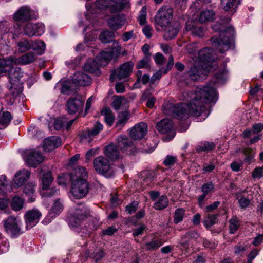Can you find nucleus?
<instances>
[{
    "instance_id": "obj_1",
    "label": "nucleus",
    "mask_w": 263,
    "mask_h": 263,
    "mask_svg": "<svg viewBox=\"0 0 263 263\" xmlns=\"http://www.w3.org/2000/svg\"><path fill=\"white\" fill-rule=\"evenodd\" d=\"M184 99L189 100L188 104H168L163 107L164 114L179 120L187 118L189 115L202 116L204 120L208 116L205 104L213 102L217 99V93L212 87H198L194 92L185 93Z\"/></svg>"
},
{
    "instance_id": "obj_2",
    "label": "nucleus",
    "mask_w": 263,
    "mask_h": 263,
    "mask_svg": "<svg viewBox=\"0 0 263 263\" xmlns=\"http://www.w3.org/2000/svg\"><path fill=\"white\" fill-rule=\"evenodd\" d=\"M212 52L211 48H204L198 53L197 57L192 58L195 64L183 74L181 80L189 84L192 81L203 79L208 72L215 70L217 65L214 61L215 58L212 55Z\"/></svg>"
},
{
    "instance_id": "obj_3",
    "label": "nucleus",
    "mask_w": 263,
    "mask_h": 263,
    "mask_svg": "<svg viewBox=\"0 0 263 263\" xmlns=\"http://www.w3.org/2000/svg\"><path fill=\"white\" fill-rule=\"evenodd\" d=\"M212 29L216 32H219V38L215 36L211 39L212 45L216 50L223 53L233 45V37L235 35L234 29L232 26L227 27L226 25L217 23L212 26Z\"/></svg>"
},
{
    "instance_id": "obj_4",
    "label": "nucleus",
    "mask_w": 263,
    "mask_h": 263,
    "mask_svg": "<svg viewBox=\"0 0 263 263\" xmlns=\"http://www.w3.org/2000/svg\"><path fill=\"white\" fill-rule=\"evenodd\" d=\"M8 67L9 81L11 84L10 90L11 93L16 96L20 93L22 91V83L21 78L22 77V72L19 67Z\"/></svg>"
},
{
    "instance_id": "obj_5",
    "label": "nucleus",
    "mask_w": 263,
    "mask_h": 263,
    "mask_svg": "<svg viewBox=\"0 0 263 263\" xmlns=\"http://www.w3.org/2000/svg\"><path fill=\"white\" fill-rule=\"evenodd\" d=\"M173 10L168 6L161 8L155 16V22L161 27L171 24L173 18Z\"/></svg>"
},
{
    "instance_id": "obj_6",
    "label": "nucleus",
    "mask_w": 263,
    "mask_h": 263,
    "mask_svg": "<svg viewBox=\"0 0 263 263\" xmlns=\"http://www.w3.org/2000/svg\"><path fill=\"white\" fill-rule=\"evenodd\" d=\"M70 192L72 195L77 199H81L89 192V184L87 181L82 180L79 182H71Z\"/></svg>"
},
{
    "instance_id": "obj_7",
    "label": "nucleus",
    "mask_w": 263,
    "mask_h": 263,
    "mask_svg": "<svg viewBox=\"0 0 263 263\" xmlns=\"http://www.w3.org/2000/svg\"><path fill=\"white\" fill-rule=\"evenodd\" d=\"M21 220L17 217L10 216L4 221L5 231L12 237H15L21 234Z\"/></svg>"
},
{
    "instance_id": "obj_8",
    "label": "nucleus",
    "mask_w": 263,
    "mask_h": 263,
    "mask_svg": "<svg viewBox=\"0 0 263 263\" xmlns=\"http://www.w3.org/2000/svg\"><path fill=\"white\" fill-rule=\"evenodd\" d=\"M45 32V26L42 23H27L23 27V34L28 37L41 36Z\"/></svg>"
},
{
    "instance_id": "obj_9",
    "label": "nucleus",
    "mask_w": 263,
    "mask_h": 263,
    "mask_svg": "<svg viewBox=\"0 0 263 263\" xmlns=\"http://www.w3.org/2000/svg\"><path fill=\"white\" fill-rule=\"evenodd\" d=\"M133 67V64L131 62H127L122 64L119 68L112 71L110 79L114 81L116 78L121 80L129 77Z\"/></svg>"
},
{
    "instance_id": "obj_10",
    "label": "nucleus",
    "mask_w": 263,
    "mask_h": 263,
    "mask_svg": "<svg viewBox=\"0 0 263 263\" xmlns=\"http://www.w3.org/2000/svg\"><path fill=\"white\" fill-rule=\"evenodd\" d=\"M110 5V10L115 13L122 10L123 8V3L120 0H96L95 7L98 9H103Z\"/></svg>"
},
{
    "instance_id": "obj_11",
    "label": "nucleus",
    "mask_w": 263,
    "mask_h": 263,
    "mask_svg": "<svg viewBox=\"0 0 263 263\" xmlns=\"http://www.w3.org/2000/svg\"><path fill=\"white\" fill-rule=\"evenodd\" d=\"M84 103L81 95H77L70 97L67 101V111L69 114H75L81 110Z\"/></svg>"
},
{
    "instance_id": "obj_12",
    "label": "nucleus",
    "mask_w": 263,
    "mask_h": 263,
    "mask_svg": "<svg viewBox=\"0 0 263 263\" xmlns=\"http://www.w3.org/2000/svg\"><path fill=\"white\" fill-rule=\"evenodd\" d=\"M151 199L154 202L153 208L157 210H162L168 205L169 200L165 195H160L158 191H152L149 192Z\"/></svg>"
},
{
    "instance_id": "obj_13",
    "label": "nucleus",
    "mask_w": 263,
    "mask_h": 263,
    "mask_svg": "<svg viewBox=\"0 0 263 263\" xmlns=\"http://www.w3.org/2000/svg\"><path fill=\"white\" fill-rule=\"evenodd\" d=\"M24 159L29 166L36 167L43 161V156L39 152L31 149L26 152Z\"/></svg>"
},
{
    "instance_id": "obj_14",
    "label": "nucleus",
    "mask_w": 263,
    "mask_h": 263,
    "mask_svg": "<svg viewBox=\"0 0 263 263\" xmlns=\"http://www.w3.org/2000/svg\"><path fill=\"white\" fill-rule=\"evenodd\" d=\"M41 216V213L36 209L27 211L24 215L26 228L30 229L36 225Z\"/></svg>"
},
{
    "instance_id": "obj_15",
    "label": "nucleus",
    "mask_w": 263,
    "mask_h": 263,
    "mask_svg": "<svg viewBox=\"0 0 263 263\" xmlns=\"http://www.w3.org/2000/svg\"><path fill=\"white\" fill-rule=\"evenodd\" d=\"M91 82V78L83 72L75 73L71 79L68 81L69 84L72 83L76 85L84 86L89 85Z\"/></svg>"
},
{
    "instance_id": "obj_16",
    "label": "nucleus",
    "mask_w": 263,
    "mask_h": 263,
    "mask_svg": "<svg viewBox=\"0 0 263 263\" xmlns=\"http://www.w3.org/2000/svg\"><path fill=\"white\" fill-rule=\"evenodd\" d=\"M94 167L99 173L105 174L110 169V165L109 160L103 157L99 156L96 158L93 162Z\"/></svg>"
},
{
    "instance_id": "obj_17",
    "label": "nucleus",
    "mask_w": 263,
    "mask_h": 263,
    "mask_svg": "<svg viewBox=\"0 0 263 263\" xmlns=\"http://www.w3.org/2000/svg\"><path fill=\"white\" fill-rule=\"evenodd\" d=\"M185 30L190 32L194 36L202 37L204 35L205 29L201 26H198L196 22L193 21H189L186 22Z\"/></svg>"
},
{
    "instance_id": "obj_18",
    "label": "nucleus",
    "mask_w": 263,
    "mask_h": 263,
    "mask_svg": "<svg viewBox=\"0 0 263 263\" xmlns=\"http://www.w3.org/2000/svg\"><path fill=\"white\" fill-rule=\"evenodd\" d=\"M147 125L144 122L136 124L130 130V135L134 140L143 138L147 133Z\"/></svg>"
},
{
    "instance_id": "obj_19",
    "label": "nucleus",
    "mask_w": 263,
    "mask_h": 263,
    "mask_svg": "<svg viewBox=\"0 0 263 263\" xmlns=\"http://www.w3.org/2000/svg\"><path fill=\"white\" fill-rule=\"evenodd\" d=\"M33 12L27 6H23L14 14L13 18L15 21H27L32 18Z\"/></svg>"
},
{
    "instance_id": "obj_20",
    "label": "nucleus",
    "mask_w": 263,
    "mask_h": 263,
    "mask_svg": "<svg viewBox=\"0 0 263 263\" xmlns=\"http://www.w3.org/2000/svg\"><path fill=\"white\" fill-rule=\"evenodd\" d=\"M87 178L88 172L87 170L85 168L80 166L73 169L70 176L71 182H79L82 180L87 181Z\"/></svg>"
},
{
    "instance_id": "obj_21",
    "label": "nucleus",
    "mask_w": 263,
    "mask_h": 263,
    "mask_svg": "<svg viewBox=\"0 0 263 263\" xmlns=\"http://www.w3.org/2000/svg\"><path fill=\"white\" fill-rule=\"evenodd\" d=\"M10 59L13 62V65H27L33 62L35 59V54L30 52L23 54L18 58L14 57H10Z\"/></svg>"
},
{
    "instance_id": "obj_22",
    "label": "nucleus",
    "mask_w": 263,
    "mask_h": 263,
    "mask_svg": "<svg viewBox=\"0 0 263 263\" xmlns=\"http://www.w3.org/2000/svg\"><path fill=\"white\" fill-rule=\"evenodd\" d=\"M125 23L126 19L125 17L119 14L112 16L107 20L109 27L114 30L119 29Z\"/></svg>"
},
{
    "instance_id": "obj_23",
    "label": "nucleus",
    "mask_w": 263,
    "mask_h": 263,
    "mask_svg": "<svg viewBox=\"0 0 263 263\" xmlns=\"http://www.w3.org/2000/svg\"><path fill=\"white\" fill-rule=\"evenodd\" d=\"M40 177L41 179L43 190H47L53 180L51 172L46 170L45 167H43L40 172Z\"/></svg>"
},
{
    "instance_id": "obj_24",
    "label": "nucleus",
    "mask_w": 263,
    "mask_h": 263,
    "mask_svg": "<svg viewBox=\"0 0 263 263\" xmlns=\"http://www.w3.org/2000/svg\"><path fill=\"white\" fill-rule=\"evenodd\" d=\"M30 175V172L27 170L23 169L17 172L13 179V186L16 187L21 186L24 182L29 178Z\"/></svg>"
},
{
    "instance_id": "obj_25",
    "label": "nucleus",
    "mask_w": 263,
    "mask_h": 263,
    "mask_svg": "<svg viewBox=\"0 0 263 263\" xmlns=\"http://www.w3.org/2000/svg\"><path fill=\"white\" fill-rule=\"evenodd\" d=\"M119 146L122 151L128 153L132 152L134 149V145L133 142L129 140L126 136L121 135L117 138Z\"/></svg>"
},
{
    "instance_id": "obj_26",
    "label": "nucleus",
    "mask_w": 263,
    "mask_h": 263,
    "mask_svg": "<svg viewBox=\"0 0 263 263\" xmlns=\"http://www.w3.org/2000/svg\"><path fill=\"white\" fill-rule=\"evenodd\" d=\"M61 144V139L57 137L52 136L46 138L43 143L45 151L50 152L58 147Z\"/></svg>"
},
{
    "instance_id": "obj_27",
    "label": "nucleus",
    "mask_w": 263,
    "mask_h": 263,
    "mask_svg": "<svg viewBox=\"0 0 263 263\" xmlns=\"http://www.w3.org/2000/svg\"><path fill=\"white\" fill-rule=\"evenodd\" d=\"M104 154L108 158L112 160H118L121 158L117 146L113 144L105 146Z\"/></svg>"
},
{
    "instance_id": "obj_28",
    "label": "nucleus",
    "mask_w": 263,
    "mask_h": 263,
    "mask_svg": "<svg viewBox=\"0 0 263 263\" xmlns=\"http://www.w3.org/2000/svg\"><path fill=\"white\" fill-rule=\"evenodd\" d=\"M104 63H99L96 59H89L84 65V70L90 73L99 72V67Z\"/></svg>"
},
{
    "instance_id": "obj_29",
    "label": "nucleus",
    "mask_w": 263,
    "mask_h": 263,
    "mask_svg": "<svg viewBox=\"0 0 263 263\" xmlns=\"http://www.w3.org/2000/svg\"><path fill=\"white\" fill-rule=\"evenodd\" d=\"M173 127L172 121L168 119L162 120L156 125L157 129L163 134H166L172 131Z\"/></svg>"
},
{
    "instance_id": "obj_30",
    "label": "nucleus",
    "mask_w": 263,
    "mask_h": 263,
    "mask_svg": "<svg viewBox=\"0 0 263 263\" xmlns=\"http://www.w3.org/2000/svg\"><path fill=\"white\" fill-rule=\"evenodd\" d=\"M164 37L166 40H171L175 37L178 32L177 27L173 24H170L164 27Z\"/></svg>"
},
{
    "instance_id": "obj_31",
    "label": "nucleus",
    "mask_w": 263,
    "mask_h": 263,
    "mask_svg": "<svg viewBox=\"0 0 263 263\" xmlns=\"http://www.w3.org/2000/svg\"><path fill=\"white\" fill-rule=\"evenodd\" d=\"M221 5L224 11L230 12L231 14L236 12V9L238 5L237 0H221Z\"/></svg>"
},
{
    "instance_id": "obj_32",
    "label": "nucleus",
    "mask_w": 263,
    "mask_h": 263,
    "mask_svg": "<svg viewBox=\"0 0 263 263\" xmlns=\"http://www.w3.org/2000/svg\"><path fill=\"white\" fill-rule=\"evenodd\" d=\"M24 199L18 195L14 196L10 202L11 209L14 211H19L22 210L24 204Z\"/></svg>"
},
{
    "instance_id": "obj_33",
    "label": "nucleus",
    "mask_w": 263,
    "mask_h": 263,
    "mask_svg": "<svg viewBox=\"0 0 263 263\" xmlns=\"http://www.w3.org/2000/svg\"><path fill=\"white\" fill-rule=\"evenodd\" d=\"M31 49V40L26 39L20 40L17 43V49L20 53H24Z\"/></svg>"
},
{
    "instance_id": "obj_34",
    "label": "nucleus",
    "mask_w": 263,
    "mask_h": 263,
    "mask_svg": "<svg viewBox=\"0 0 263 263\" xmlns=\"http://www.w3.org/2000/svg\"><path fill=\"white\" fill-rule=\"evenodd\" d=\"M242 153L244 155L243 163L249 165L254 161L255 151L254 149L245 148L243 149Z\"/></svg>"
},
{
    "instance_id": "obj_35",
    "label": "nucleus",
    "mask_w": 263,
    "mask_h": 263,
    "mask_svg": "<svg viewBox=\"0 0 263 263\" xmlns=\"http://www.w3.org/2000/svg\"><path fill=\"white\" fill-rule=\"evenodd\" d=\"M113 57L112 53L109 51H103L100 52L97 56L96 59L99 63H104V65L101 66H105L108 61L112 59Z\"/></svg>"
},
{
    "instance_id": "obj_36",
    "label": "nucleus",
    "mask_w": 263,
    "mask_h": 263,
    "mask_svg": "<svg viewBox=\"0 0 263 263\" xmlns=\"http://www.w3.org/2000/svg\"><path fill=\"white\" fill-rule=\"evenodd\" d=\"M11 119L12 116L10 112L0 111V129H3L7 127Z\"/></svg>"
},
{
    "instance_id": "obj_37",
    "label": "nucleus",
    "mask_w": 263,
    "mask_h": 263,
    "mask_svg": "<svg viewBox=\"0 0 263 263\" xmlns=\"http://www.w3.org/2000/svg\"><path fill=\"white\" fill-rule=\"evenodd\" d=\"M90 211L89 209H87L84 214V216L81 215L80 217H72L69 221V226L71 228H76L81 226L82 221L84 217H87L90 215Z\"/></svg>"
},
{
    "instance_id": "obj_38",
    "label": "nucleus",
    "mask_w": 263,
    "mask_h": 263,
    "mask_svg": "<svg viewBox=\"0 0 263 263\" xmlns=\"http://www.w3.org/2000/svg\"><path fill=\"white\" fill-rule=\"evenodd\" d=\"M101 115L104 117V120L109 126L112 125L115 116L112 114L110 109L108 107H104L101 110Z\"/></svg>"
},
{
    "instance_id": "obj_39",
    "label": "nucleus",
    "mask_w": 263,
    "mask_h": 263,
    "mask_svg": "<svg viewBox=\"0 0 263 263\" xmlns=\"http://www.w3.org/2000/svg\"><path fill=\"white\" fill-rule=\"evenodd\" d=\"M35 186V183H28L25 186L24 189V193L29 197L28 199L29 202H33L35 200V197L34 195Z\"/></svg>"
},
{
    "instance_id": "obj_40",
    "label": "nucleus",
    "mask_w": 263,
    "mask_h": 263,
    "mask_svg": "<svg viewBox=\"0 0 263 263\" xmlns=\"http://www.w3.org/2000/svg\"><path fill=\"white\" fill-rule=\"evenodd\" d=\"M46 45L44 42L41 40H31V49L37 52L39 54H42L45 51Z\"/></svg>"
},
{
    "instance_id": "obj_41",
    "label": "nucleus",
    "mask_w": 263,
    "mask_h": 263,
    "mask_svg": "<svg viewBox=\"0 0 263 263\" xmlns=\"http://www.w3.org/2000/svg\"><path fill=\"white\" fill-rule=\"evenodd\" d=\"M21 33V26L19 23H15L13 25H10V31L8 35L12 37L13 39H15L18 37Z\"/></svg>"
},
{
    "instance_id": "obj_42",
    "label": "nucleus",
    "mask_w": 263,
    "mask_h": 263,
    "mask_svg": "<svg viewBox=\"0 0 263 263\" xmlns=\"http://www.w3.org/2000/svg\"><path fill=\"white\" fill-rule=\"evenodd\" d=\"M199 237V234L195 231H191L187 232L183 237H182L180 241V245L184 249L189 247L188 241L186 240V238H195L197 239Z\"/></svg>"
},
{
    "instance_id": "obj_43",
    "label": "nucleus",
    "mask_w": 263,
    "mask_h": 263,
    "mask_svg": "<svg viewBox=\"0 0 263 263\" xmlns=\"http://www.w3.org/2000/svg\"><path fill=\"white\" fill-rule=\"evenodd\" d=\"M13 66V62L9 58L7 59H0V76L4 72L8 71V67Z\"/></svg>"
},
{
    "instance_id": "obj_44",
    "label": "nucleus",
    "mask_w": 263,
    "mask_h": 263,
    "mask_svg": "<svg viewBox=\"0 0 263 263\" xmlns=\"http://www.w3.org/2000/svg\"><path fill=\"white\" fill-rule=\"evenodd\" d=\"M215 13L212 10H204L203 11L199 16V21L200 23H204L206 21H211L214 16Z\"/></svg>"
},
{
    "instance_id": "obj_45",
    "label": "nucleus",
    "mask_w": 263,
    "mask_h": 263,
    "mask_svg": "<svg viewBox=\"0 0 263 263\" xmlns=\"http://www.w3.org/2000/svg\"><path fill=\"white\" fill-rule=\"evenodd\" d=\"M215 145L213 142H205L201 143L196 147V151L198 153L209 152L214 149Z\"/></svg>"
},
{
    "instance_id": "obj_46",
    "label": "nucleus",
    "mask_w": 263,
    "mask_h": 263,
    "mask_svg": "<svg viewBox=\"0 0 263 263\" xmlns=\"http://www.w3.org/2000/svg\"><path fill=\"white\" fill-rule=\"evenodd\" d=\"M229 222L230 223V232L232 234H234L239 228L240 221L237 217L233 216L229 220Z\"/></svg>"
},
{
    "instance_id": "obj_47",
    "label": "nucleus",
    "mask_w": 263,
    "mask_h": 263,
    "mask_svg": "<svg viewBox=\"0 0 263 263\" xmlns=\"http://www.w3.org/2000/svg\"><path fill=\"white\" fill-rule=\"evenodd\" d=\"M8 182L6 180V176L5 175H1L0 176V193L10 192L12 187L7 185Z\"/></svg>"
},
{
    "instance_id": "obj_48",
    "label": "nucleus",
    "mask_w": 263,
    "mask_h": 263,
    "mask_svg": "<svg viewBox=\"0 0 263 263\" xmlns=\"http://www.w3.org/2000/svg\"><path fill=\"white\" fill-rule=\"evenodd\" d=\"M94 137L95 136L92 134L90 129L83 131L80 135L81 141L83 143H90L92 141Z\"/></svg>"
},
{
    "instance_id": "obj_49",
    "label": "nucleus",
    "mask_w": 263,
    "mask_h": 263,
    "mask_svg": "<svg viewBox=\"0 0 263 263\" xmlns=\"http://www.w3.org/2000/svg\"><path fill=\"white\" fill-rule=\"evenodd\" d=\"M115 37L114 32L106 31L102 32L100 35V40L103 43H106L114 41Z\"/></svg>"
},
{
    "instance_id": "obj_50",
    "label": "nucleus",
    "mask_w": 263,
    "mask_h": 263,
    "mask_svg": "<svg viewBox=\"0 0 263 263\" xmlns=\"http://www.w3.org/2000/svg\"><path fill=\"white\" fill-rule=\"evenodd\" d=\"M162 244L161 240H154L145 243V249L147 251L155 250L158 249Z\"/></svg>"
},
{
    "instance_id": "obj_51",
    "label": "nucleus",
    "mask_w": 263,
    "mask_h": 263,
    "mask_svg": "<svg viewBox=\"0 0 263 263\" xmlns=\"http://www.w3.org/2000/svg\"><path fill=\"white\" fill-rule=\"evenodd\" d=\"M112 53V55L114 53L119 55L120 54H122L123 55L127 54V52L124 50L122 51V47L119 42L114 40L113 44L112 45V51H110Z\"/></svg>"
},
{
    "instance_id": "obj_52",
    "label": "nucleus",
    "mask_w": 263,
    "mask_h": 263,
    "mask_svg": "<svg viewBox=\"0 0 263 263\" xmlns=\"http://www.w3.org/2000/svg\"><path fill=\"white\" fill-rule=\"evenodd\" d=\"M126 102L125 98L122 96H116L112 103V107L116 110H118L120 109L122 104Z\"/></svg>"
},
{
    "instance_id": "obj_53",
    "label": "nucleus",
    "mask_w": 263,
    "mask_h": 263,
    "mask_svg": "<svg viewBox=\"0 0 263 263\" xmlns=\"http://www.w3.org/2000/svg\"><path fill=\"white\" fill-rule=\"evenodd\" d=\"M218 215H219L209 214L205 217L204 220V224L205 227L209 228L214 225L216 223V220Z\"/></svg>"
},
{
    "instance_id": "obj_54",
    "label": "nucleus",
    "mask_w": 263,
    "mask_h": 263,
    "mask_svg": "<svg viewBox=\"0 0 263 263\" xmlns=\"http://www.w3.org/2000/svg\"><path fill=\"white\" fill-rule=\"evenodd\" d=\"M10 24L6 20L0 21V35L8 34L10 31Z\"/></svg>"
},
{
    "instance_id": "obj_55",
    "label": "nucleus",
    "mask_w": 263,
    "mask_h": 263,
    "mask_svg": "<svg viewBox=\"0 0 263 263\" xmlns=\"http://www.w3.org/2000/svg\"><path fill=\"white\" fill-rule=\"evenodd\" d=\"M65 123V118L64 116L60 117L54 119L53 126L56 130H60L64 126Z\"/></svg>"
},
{
    "instance_id": "obj_56",
    "label": "nucleus",
    "mask_w": 263,
    "mask_h": 263,
    "mask_svg": "<svg viewBox=\"0 0 263 263\" xmlns=\"http://www.w3.org/2000/svg\"><path fill=\"white\" fill-rule=\"evenodd\" d=\"M184 210L183 209H177L176 210L174 216V222L177 224L181 221L184 217Z\"/></svg>"
},
{
    "instance_id": "obj_57",
    "label": "nucleus",
    "mask_w": 263,
    "mask_h": 263,
    "mask_svg": "<svg viewBox=\"0 0 263 263\" xmlns=\"http://www.w3.org/2000/svg\"><path fill=\"white\" fill-rule=\"evenodd\" d=\"M167 72V70L161 69L155 73H154L150 80L151 83H154L155 81L159 80L162 77V74H165Z\"/></svg>"
},
{
    "instance_id": "obj_58",
    "label": "nucleus",
    "mask_w": 263,
    "mask_h": 263,
    "mask_svg": "<svg viewBox=\"0 0 263 263\" xmlns=\"http://www.w3.org/2000/svg\"><path fill=\"white\" fill-rule=\"evenodd\" d=\"M63 209V206L61 204V202L59 200H57L54 203L53 206H52L51 212L49 214V215L52 214V213H55L56 214H58L60 212H61Z\"/></svg>"
},
{
    "instance_id": "obj_59",
    "label": "nucleus",
    "mask_w": 263,
    "mask_h": 263,
    "mask_svg": "<svg viewBox=\"0 0 263 263\" xmlns=\"http://www.w3.org/2000/svg\"><path fill=\"white\" fill-rule=\"evenodd\" d=\"M129 114L124 111L121 113L118 116V124L124 125L129 119Z\"/></svg>"
},
{
    "instance_id": "obj_60",
    "label": "nucleus",
    "mask_w": 263,
    "mask_h": 263,
    "mask_svg": "<svg viewBox=\"0 0 263 263\" xmlns=\"http://www.w3.org/2000/svg\"><path fill=\"white\" fill-rule=\"evenodd\" d=\"M55 89L59 91L61 93L65 94L66 92V81L61 80L57 83L54 87Z\"/></svg>"
},
{
    "instance_id": "obj_61",
    "label": "nucleus",
    "mask_w": 263,
    "mask_h": 263,
    "mask_svg": "<svg viewBox=\"0 0 263 263\" xmlns=\"http://www.w3.org/2000/svg\"><path fill=\"white\" fill-rule=\"evenodd\" d=\"M136 67L138 69L140 68H149V60L147 58H145L139 61L136 65Z\"/></svg>"
},
{
    "instance_id": "obj_62",
    "label": "nucleus",
    "mask_w": 263,
    "mask_h": 263,
    "mask_svg": "<svg viewBox=\"0 0 263 263\" xmlns=\"http://www.w3.org/2000/svg\"><path fill=\"white\" fill-rule=\"evenodd\" d=\"M146 9L143 7L140 11V14L138 16V21L141 25H144L146 21Z\"/></svg>"
},
{
    "instance_id": "obj_63",
    "label": "nucleus",
    "mask_w": 263,
    "mask_h": 263,
    "mask_svg": "<svg viewBox=\"0 0 263 263\" xmlns=\"http://www.w3.org/2000/svg\"><path fill=\"white\" fill-rule=\"evenodd\" d=\"M177 162V157L172 155H167L164 160V164L166 166L174 165Z\"/></svg>"
},
{
    "instance_id": "obj_64",
    "label": "nucleus",
    "mask_w": 263,
    "mask_h": 263,
    "mask_svg": "<svg viewBox=\"0 0 263 263\" xmlns=\"http://www.w3.org/2000/svg\"><path fill=\"white\" fill-rule=\"evenodd\" d=\"M253 178L259 179L263 177V166L255 168L252 173Z\"/></svg>"
}]
</instances>
